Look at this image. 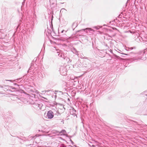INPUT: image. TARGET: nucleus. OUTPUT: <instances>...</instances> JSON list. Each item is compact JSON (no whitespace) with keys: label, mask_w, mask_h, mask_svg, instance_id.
Listing matches in <instances>:
<instances>
[{"label":"nucleus","mask_w":147,"mask_h":147,"mask_svg":"<svg viewBox=\"0 0 147 147\" xmlns=\"http://www.w3.org/2000/svg\"><path fill=\"white\" fill-rule=\"evenodd\" d=\"M22 18H21L20 20H19V24L18 25V26H17V28L16 29V30H17L18 28L19 27V26H20V25L21 24V22H22Z\"/></svg>","instance_id":"obj_16"},{"label":"nucleus","mask_w":147,"mask_h":147,"mask_svg":"<svg viewBox=\"0 0 147 147\" xmlns=\"http://www.w3.org/2000/svg\"><path fill=\"white\" fill-rule=\"evenodd\" d=\"M70 113L71 115L74 116H76V117H77V114L76 113V111L73 108H71L70 110Z\"/></svg>","instance_id":"obj_4"},{"label":"nucleus","mask_w":147,"mask_h":147,"mask_svg":"<svg viewBox=\"0 0 147 147\" xmlns=\"http://www.w3.org/2000/svg\"><path fill=\"white\" fill-rule=\"evenodd\" d=\"M86 33H88L87 31H86Z\"/></svg>","instance_id":"obj_34"},{"label":"nucleus","mask_w":147,"mask_h":147,"mask_svg":"<svg viewBox=\"0 0 147 147\" xmlns=\"http://www.w3.org/2000/svg\"><path fill=\"white\" fill-rule=\"evenodd\" d=\"M55 92H61L60 91H58V90H55Z\"/></svg>","instance_id":"obj_23"},{"label":"nucleus","mask_w":147,"mask_h":147,"mask_svg":"<svg viewBox=\"0 0 147 147\" xmlns=\"http://www.w3.org/2000/svg\"><path fill=\"white\" fill-rule=\"evenodd\" d=\"M38 77L40 79H42L44 77L43 75L41 73L38 72Z\"/></svg>","instance_id":"obj_10"},{"label":"nucleus","mask_w":147,"mask_h":147,"mask_svg":"<svg viewBox=\"0 0 147 147\" xmlns=\"http://www.w3.org/2000/svg\"><path fill=\"white\" fill-rule=\"evenodd\" d=\"M100 27L99 26H94L93 28L96 30H98Z\"/></svg>","instance_id":"obj_17"},{"label":"nucleus","mask_w":147,"mask_h":147,"mask_svg":"<svg viewBox=\"0 0 147 147\" xmlns=\"http://www.w3.org/2000/svg\"><path fill=\"white\" fill-rule=\"evenodd\" d=\"M50 3H51V4H53V3H52V2H51V0H50Z\"/></svg>","instance_id":"obj_26"},{"label":"nucleus","mask_w":147,"mask_h":147,"mask_svg":"<svg viewBox=\"0 0 147 147\" xmlns=\"http://www.w3.org/2000/svg\"><path fill=\"white\" fill-rule=\"evenodd\" d=\"M80 58L81 59H87V58L84 56V55L82 53H81L80 55Z\"/></svg>","instance_id":"obj_14"},{"label":"nucleus","mask_w":147,"mask_h":147,"mask_svg":"<svg viewBox=\"0 0 147 147\" xmlns=\"http://www.w3.org/2000/svg\"><path fill=\"white\" fill-rule=\"evenodd\" d=\"M61 9V10H62V9Z\"/></svg>","instance_id":"obj_30"},{"label":"nucleus","mask_w":147,"mask_h":147,"mask_svg":"<svg viewBox=\"0 0 147 147\" xmlns=\"http://www.w3.org/2000/svg\"><path fill=\"white\" fill-rule=\"evenodd\" d=\"M83 30L85 31H86V30H88V31H89L90 32H94L95 31L94 30L90 28H87L85 29H84Z\"/></svg>","instance_id":"obj_11"},{"label":"nucleus","mask_w":147,"mask_h":147,"mask_svg":"<svg viewBox=\"0 0 147 147\" xmlns=\"http://www.w3.org/2000/svg\"><path fill=\"white\" fill-rule=\"evenodd\" d=\"M59 71L62 75L65 76L66 74V69L64 66L61 67L59 68Z\"/></svg>","instance_id":"obj_2"},{"label":"nucleus","mask_w":147,"mask_h":147,"mask_svg":"<svg viewBox=\"0 0 147 147\" xmlns=\"http://www.w3.org/2000/svg\"><path fill=\"white\" fill-rule=\"evenodd\" d=\"M59 136H61L62 135H65L66 134V131L65 130H62L61 131H59Z\"/></svg>","instance_id":"obj_9"},{"label":"nucleus","mask_w":147,"mask_h":147,"mask_svg":"<svg viewBox=\"0 0 147 147\" xmlns=\"http://www.w3.org/2000/svg\"><path fill=\"white\" fill-rule=\"evenodd\" d=\"M23 77L20 78H18L16 80H5V81H10L11 82H17L18 83H19L20 82H21L22 80L23 79H22Z\"/></svg>","instance_id":"obj_5"},{"label":"nucleus","mask_w":147,"mask_h":147,"mask_svg":"<svg viewBox=\"0 0 147 147\" xmlns=\"http://www.w3.org/2000/svg\"><path fill=\"white\" fill-rule=\"evenodd\" d=\"M116 57H117V58L118 59H122V60L123 59H122V58H120V57H119L118 56H116Z\"/></svg>","instance_id":"obj_19"},{"label":"nucleus","mask_w":147,"mask_h":147,"mask_svg":"<svg viewBox=\"0 0 147 147\" xmlns=\"http://www.w3.org/2000/svg\"><path fill=\"white\" fill-rule=\"evenodd\" d=\"M60 57H62L64 59H66V61H67L68 63H70L71 61V60L69 58L66 57H64V55L63 54H61Z\"/></svg>","instance_id":"obj_6"},{"label":"nucleus","mask_w":147,"mask_h":147,"mask_svg":"<svg viewBox=\"0 0 147 147\" xmlns=\"http://www.w3.org/2000/svg\"><path fill=\"white\" fill-rule=\"evenodd\" d=\"M135 48L136 47H125V49L126 51H129L132 50L133 49H135Z\"/></svg>","instance_id":"obj_12"},{"label":"nucleus","mask_w":147,"mask_h":147,"mask_svg":"<svg viewBox=\"0 0 147 147\" xmlns=\"http://www.w3.org/2000/svg\"><path fill=\"white\" fill-rule=\"evenodd\" d=\"M71 142L73 144H74V142H73V141H72L71 140Z\"/></svg>","instance_id":"obj_27"},{"label":"nucleus","mask_w":147,"mask_h":147,"mask_svg":"<svg viewBox=\"0 0 147 147\" xmlns=\"http://www.w3.org/2000/svg\"><path fill=\"white\" fill-rule=\"evenodd\" d=\"M125 55H127V54H125Z\"/></svg>","instance_id":"obj_35"},{"label":"nucleus","mask_w":147,"mask_h":147,"mask_svg":"<svg viewBox=\"0 0 147 147\" xmlns=\"http://www.w3.org/2000/svg\"><path fill=\"white\" fill-rule=\"evenodd\" d=\"M31 145V144H29V145H28L27 146H30Z\"/></svg>","instance_id":"obj_28"},{"label":"nucleus","mask_w":147,"mask_h":147,"mask_svg":"<svg viewBox=\"0 0 147 147\" xmlns=\"http://www.w3.org/2000/svg\"><path fill=\"white\" fill-rule=\"evenodd\" d=\"M74 146L75 147H77V146H76V145H74Z\"/></svg>","instance_id":"obj_29"},{"label":"nucleus","mask_w":147,"mask_h":147,"mask_svg":"<svg viewBox=\"0 0 147 147\" xmlns=\"http://www.w3.org/2000/svg\"><path fill=\"white\" fill-rule=\"evenodd\" d=\"M67 31H65L64 30H62L61 32V33H63V32H65V33H66V32H67Z\"/></svg>","instance_id":"obj_21"},{"label":"nucleus","mask_w":147,"mask_h":147,"mask_svg":"<svg viewBox=\"0 0 147 147\" xmlns=\"http://www.w3.org/2000/svg\"><path fill=\"white\" fill-rule=\"evenodd\" d=\"M51 134L53 135L51 136H55V135L59 136V131L56 130H53L51 131Z\"/></svg>","instance_id":"obj_7"},{"label":"nucleus","mask_w":147,"mask_h":147,"mask_svg":"<svg viewBox=\"0 0 147 147\" xmlns=\"http://www.w3.org/2000/svg\"><path fill=\"white\" fill-rule=\"evenodd\" d=\"M72 51L75 54H77L78 52L75 48H73L72 49Z\"/></svg>","instance_id":"obj_15"},{"label":"nucleus","mask_w":147,"mask_h":147,"mask_svg":"<svg viewBox=\"0 0 147 147\" xmlns=\"http://www.w3.org/2000/svg\"><path fill=\"white\" fill-rule=\"evenodd\" d=\"M131 32V33H132V32H131H131Z\"/></svg>","instance_id":"obj_31"},{"label":"nucleus","mask_w":147,"mask_h":147,"mask_svg":"<svg viewBox=\"0 0 147 147\" xmlns=\"http://www.w3.org/2000/svg\"><path fill=\"white\" fill-rule=\"evenodd\" d=\"M32 67L30 66V67L29 68V70H28V71H30L31 70V69H32V68H31V67H32Z\"/></svg>","instance_id":"obj_22"},{"label":"nucleus","mask_w":147,"mask_h":147,"mask_svg":"<svg viewBox=\"0 0 147 147\" xmlns=\"http://www.w3.org/2000/svg\"><path fill=\"white\" fill-rule=\"evenodd\" d=\"M32 106L34 108L37 110H41L42 106V104L40 101H37L33 104Z\"/></svg>","instance_id":"obj_1"},{"label":"nucleus","mask_w":147,"mask_h":147,"mask_svg":"<svg viewBox=\"0 0 147 147\" xmlns=\"http://www.w3.org/2000/svg\"><path fill=\"white\" fill-rule=\"evenodd\" d=\"M69 38V37H67L65 38L64 39H63L61 37L60 38H59L58 40L64 41H65V40H67L68 38Z\"/></svg>","instance_id":"obj_13"},{"label":"nucleus","mask_w":147,"mask_h":147,"mask_svg":"<svg viewBox=\"0 0 147 147\" xmlns=\"http://www.w3.org/2000/svg\"><path fill=\"white\" fill-rule=\"evenodd\" d=\"M47 117L48 119H51L52 118L54 117L53 113L51 111H49L47 113Z\"/></svg>","instance_id":"obj_3"},{"label":"nucleus","mask_w":147,"mask_h":147,"mask_svg":"<svg viewBox=\"0 0 147 147\" xmlns=\"http://www.w3.org/2000/svg\"><path fill=\"white\" fill-rule=\"evenodd\" d=\"M57 53H58V55H59V54H59V52H57Z\"/></svg>","instance_id":"obj_25"},{"label":"nucleus","mask_w":147,"mask_h":147,"mask_svg":"<svg viewBox=\"0 0 147 147\" xmlns=\"http://www.w3.org/2000/svg\"><path fill=\"white\" fill-rule=\"evenodd\" d=\"M14 85H17L18 86H19V85H18L16 83H14Z\"/></svg>","instance_id":"obj_24"},{"label":"nucleus","mask_w":147,"mask_h":147,"mask_svg":"<svg viewBox=\"0 0 147 147\" xmlns=\"http://www.w3.org/2000/svg\"><path fill=\"white\" fill-rule=\"evenodd\" d=\"M146 52H147V49L145 50V51L144 52H142V54H144ZM141 55V54H140Z\"/></svg>","instance_id":"obj_20"},{"label":"nucleus","mask_w":147,"mask_h":147,"mask_svg":"<svg viewBox=\"0 0 147 147\" xmlns=\"http://www.w3.org/2000/svg\"><path fill=\"white\" fill-rule=\"evenodd\" d=\"M145 126H147V125H145Z\"/></svg>","instance_id":"obj_33"},{"label":"nucleus","mask_w":147,"mask_h":147,"mask_svg":"<svg viewBox=\"0 0 147 147\" xmlns=\"http://www.w3.org/2000/svg\"><path fill=\"white\" fill-rule=\"evenodd\" d=\"M60 147H66V146H65L64 144H62L60 145Z\"/></svg>","instance_id":"obj_18"},{"label":"nucleus","mask_w":147,"mask_h":147,"mask_svg":"<svg viewBox=\"0 0 147 147\" xmlns=\"http://www.w3.org/2000/svg\"><path fill=\"white\" fill-rule=\"evenodd\" d=\"M142 58V56H140L139 55H138V57H134L132 58V59L134 61H136V60L141 59Z\"/></svg>","instance_id":"obj_8"},{"label":"nucleus","mask_w":147,"mask_h":147,"mask_svg":"<svg viewBox=\"0 0 147 147\" xmlns=\"http://www.w3.org/2000/svg\"><path fill=\"white\" fill-rule=\"evenodd\" d=\"M36 92H37V91H36ZM38 92H37V93Z\"/></svg>","instance_id":"obj_32"}]
</instances>
